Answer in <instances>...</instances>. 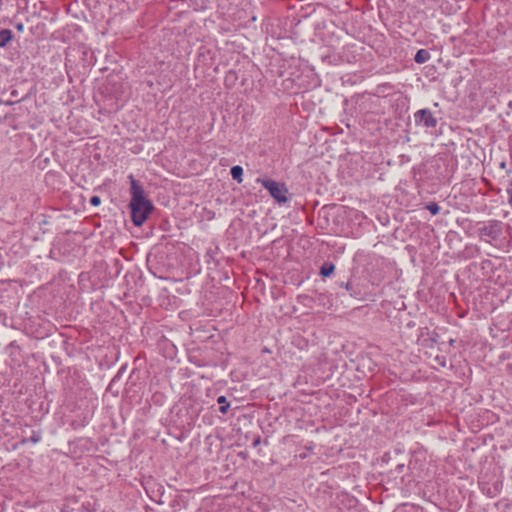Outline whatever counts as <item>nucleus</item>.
Segmentation results:
<instances>
[{
  "label": "nucleus",
  "mask_w": 512,
  "mask_h": 512,
  "mask_svg": "<svg viewBox=\"0 0 512 512\" xmlns=\"http://www.w3.org/2000/svg\"><path fill=\"white\" fill-rule=\"evenodd\" d=\"M17 29H18L19 31H22V30H23V24H18V25H17Z\"/></svg>",
  "instance_id": "9b49d317"
},
{
  "label": "nucleus",
  "mask_w": 512,
  "mask_h": 512,
  "mask_svg": "<svg viewBox=\"0 0 512 512\" xmlns=\"http://www.w3.org/2000/svg\"><path fill=\"white\" fill-rule=\"evenodd\" d=\"M90 203H91L93 206H98V205H100V203H101V199H100V197H98V196H93V197L90 199Z\"/></svg>",
  "instance_id": "9d476101"
},
{
  "label": "nucleus",
  "mask_w": 512,
  "mask_h": 512,
  "mask_svg": "<svg viewBox=\"0 0 512 512\" xmlns=\"http://www.w3.org/2000/svg\"><path fill=\"white\" fill-rule=\"evenodd\" d=\"M334 271V265L323 266L321 268V275L324 277L330 276Z\"/></svg>",
  "instance_id": "6e6552de"
},
{
  "label": "nucleus",
  "mask_w": 512,
  "mask_h": 512,
  "mask_svg": "<svg viewBox=\"0 0 512 512\" xmlns=\"http://www.w3.org/2000/svg\"><path fill=\"white\" fill-rule=\"evenodd\" d=\"M429 58H430L429 53L424 49H420L417 51L414 59L417 63L421 64V63H425L426 61H428Z\"/></svg>",
  "instance_id": "423d86ee"
},
{
  "label": "nucleus",
  "mask_w": 512,
  "mask_h": 512,
  "mask_svg": "<svg viewBox=\"0 0 512 512\" xmlns=\"http://www.w3.org/2000/svg\"><path fill=\"white\" fill-rule=\"evenodd\" d=\"M415 121L421 122L427 128H434L437 126V119L432 112L428 109H421L414 114Z\"/></svg>",
  "instance_id": "7ed1b4c3"
},
{
  "label": "nucleus",
  "mask_w": 512,
  "mask_h": 512,
  "mask_svg": "<svg viewBox=\"0 0 512 512\" xmlns=\"http://www.w3.org/2000/svg\"><path fill=\"white\" fill-rule=\"evenodd\" d=\"M231 176L234 180H236L238 183H241L243 181L242 175H243V168L241 166H233L231 168Z\"/></svg>",
  "instance_id": "39448f33"
},
{
  "label": "nucleus",
  "mask_w": 512,
  "mask_h": 512,
  "mask_svg": "<svg viewBox=\"0 0 512 512\" xmlns=\"http://www.w3.org/2000/svg\"><path fill=\"white\" fill-rule=\"evenodd\" d=\"M129 180L131 185V200L129 204L131 220L135 226L140 227L146 222L154 207L146 196L143 187L133 175L129 176Z\"/></svg>",
  "instance_id": "f257e3e1"
},
{
  "label": "nucleus",
  "mask_w": 512,
  "mask_h": 512,
  "mask_svg": "<svg viewBox=\"0 0 512 512\" xmlns=\"http://www.w3.org/2000/svg\"><path fill=\"white\" fill-rule=\"evenodd\" d=\"M13 38V33L9 29L0 30V48L5 47Z\"/></svg>",
  "instance_id": "20e7f679"
},
{
  "label": "nucleus",
  "mask_w": 512,
  "mask_h": 512,
  "mask_svg": "<svg viewBox=\"0 0 512 512\" xmlns=\"http://www.w3.org/2000/svg\"><path fill=\"white\" fill-rule=\"evenodd\" d=\"M217 402L220 404L219 410L221 413L225 414L228 411L229 403L227 402V399L225 396H220L217 399Z\"/></svg>",
  "instance_id": "0eeeda50"
},
{
  "label": "nucleus",
  "mask_w": 512,
  "mask_h": 512,
  "mask_svg": "<svg viewBox=\"0 0 512 512\" xmlns=\"http://www.w3.org/2000/svg\"><path fill=\"white\" fill-rule=\"evenodd\" d=\"M427 209L430 211L432 215H437L439 213V206L436 203H431L427 205Z\"/></svg>",
  "instance_id": "1a4fd4ad"
},
{
  "label": "nucleus",
  "mask_w": 512,
  "mask_h": 512,
  "mask_svg": "<svg viewBox=\"0 0 512 512\" xmlns=\"http://www.w3.org/2000/svg\"><path fill=\"white\" fill-rule=\"evenodd\" d=\"M256 182L262 184L271 197L279 204H284L288 201V188L285 183L260 177L256 179Z\"/></svg>",
  "instance_id": "f03ea898"
}]
</instances>
